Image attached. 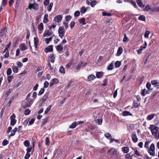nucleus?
I'll use <instances>...</instances> for the list:
<instances>
[{
	"mask_svg": "<svg viewBox=\"0 0 159 159\" xmlns=\"http://www.w3.org/2000/svg\"><path fill=\"white\" fill-rule=\"evenodd\" d=\"M25 100L26 101L25 102V104L23 106L24 109H25L27 107H30L34 102L33 99L31 98H29L28 99H25Z\"/></svg>",
	"mask_w": 159,
	"mask_h": 159,
	"instance_id": "obj_1",
	"label": "nucleus"
},
{
	"mask_svg": "<svg viewBox=\"0 0 159 159\" xmlns=\"http://www.w3.org/2000/svg\"><path fill=\"white\" fill-rule=\"evenodd\" d=\"M65 30L63 27L60 26L58 30V33L59 36L62 39L64 35Z\"/></svg>",
	"mask_w": 159,
	"mask_h": 159,
	"instance_id": "obj_2",
	"label": "nucleus"
},
{
	"mask_svg": "<svg viewBox=\"0 0 159 159\" xmlns=\"http://www.w3.org/2000/svg\"><path fill=\"white\" fill-rule=\"evenodd\" d=\"M39 7V5L38 3L36 2H34L33 4H31L30 3H29L28 5V8L30 9H33L35 10H37Z\"/></svg>",
	"mask_w": 159,
	"mask_h": 159,
	"instance_id": "obj_3",
	"label": "nucleus"
},
{
	"mask_svg": "<svg viewBox=\"0 0 159 159\" xmlns=\"http://www.w3.org/2000/svg\"><path fill=\"white\" fill-rule=\"evenodd\" d=\"M15 115L14 114H13L10 116V125H11L13 126L16 123V120L15 119Z\"/></svg>",
	"mask_w": 159,
	"mask_h": 159,
	"instance_id": "obj_4",
	"label": "nucleus"
},
{
	"mask_svg": "<svg viewBox=\"0 0 159 159\" xmlns=\"http://www.w3.org/2000/svg\"><path fill=\"white\" fill-rule=\"evenodd\" d=\"M7 30L6 28L2 29L0 31V38L5 36L6 34Z\"/></svg>",
	"mask_w": 159,
	"mask_h": 159,
	"instance_id": "obj_5",
	"label": "nucleus"
},
{
	"mask_svg": "<svg viewBox=\"0 0 159 159\" xmlns=\"http://www.w3.org/2000/svg\"><path fill=\"white\" fill-rule=\"evenodd\" d=\"M53 46L52 45H49L47 46L44 49V51L47 53L49 52H52L53 51Z\"/></svg>",
	"mask_w": 159,
	"mask_h": 159,
	"instance_id": "obj_6",
	"label": "nucleus"
},
{
	"mask_svg": "<svg viewBox=\"0 0 159 159\" xmlns=\"http://www.w3.org/2000/svg\"><path fill=\"white\" fill-rule=\"evenodd\" d=\"M59 82L58 80L56 78L52 79L50 82L49 86L51 87L54 84H56Z\"/></svg>",
	"mask_w": 159,
	"mask_h": 159,
	"instance_id": "obj_7",
	"label": "nucleus"
},
{
	"mask_svg": "<svg viewBox=\"0 0 159 159\" xmlns=\"http://www.w3.org/2000/svg\"><path fill=\"white\" fill-rule=\"evenodd\" d=\"M152 85H154L157 89L159 88V82L156 80H152L151 82Z\"/></svg>",
	"mask_w": 159,
	"mask_h": 159,
	"instance_id": "obj_8",
	"label": "nucleus"
},
{
	"mask_svg": "<svg viewBox=\"0 0 159 159\" xmlns=\"http://www.w3.org/2000/svg\"><path fill=\"white\" fill-rule=\"evenodd\" d=\"M62 19V17L60 15H57L55 17L54 19V20L55 22H59L61 21Z\"/></svg>",
	"mask_w": 159,
	"mask_h": 159,
	"instance_id": "obj_9",
	"label": "nucleus"
},
{
	"mask_svg": "<svg viewBox=\"0 0 159 159\" xmlns=\"http://www.w3.org/2000/svg\"><path fill=\"white\" fill-rule=\"evenodd\" d=\"M55 57L54 55L53 54H51L48 57V59L52 63H53L55 61Z\"/></svg>",
	"mask_w": 159,
	"mask_h": 159,
	"instance_id": "obj_10",
	"label": "nucleus"
},
{
	"mask_svg": "<svg viewBox=\"0 0 159 159\" xmlns=\"http://www.w3.org/2000/svg\"><path fill=\"white\" fill-rule=\"evenodd\" d=\"M158 130V128L157 127L155 126L153 128V129L151 131L152 134L155 136L157 135V133Z\"/></svg>",
	"mask_w": 159,
	"mask_h": 159,
	"instance_id": "obj_11",
	"label": "nucleus"
},
{
	"mask_svg": "<svg viewBox=\"0 0 159 159\" xmlns=\"http://www.w3.org/2000/svg\"><path fill=\"white\" fill-rule=\"evenodd\" d=\"M51 35V32L49 31V30L47 29L44 31L43 36V37H48Z\"/></svg>",
	"mask_w": 159,
	"mask_h": 159,
	"instance_id": "obj_12",
	"label": "nucleus"
},
{
	"mask_svg": "<svg viewBox=\"0 0 159 159\" xmlns=\"http://www.w3.org/2000/svg\"><path fill=\"white\" fill-rule=\"evenodd\" d=\"M125 2H129L134 6L135 8H137V6L136 2L133 1V0H124Z\"/></svg>",
	"mask_w": 159,
	"mask_h": 159,
	"instance_id": "obj_13",
	"label": "nucleus"
},
{
	"mask_svg": "<svg viewBox=\"0 0 159 159\" xmlns=\"http://www.w3.org/2000/svg\"><path fill=\"white\" fill-rule=\"evenodd\" d=\"M123 50L122 48L121 47H119L118 49L116 55L118 56H120L123 52Z\"/></svg>",
	"mask_w": 159,
	"mask_h": 159,
	"instance_id": "obj_14",
	"label": "nucleus"
},
{
	"mask_svg": "<svg viewBox=\"0 0 159 159\" xmlns=\"http://www.w3.org/2000/svg\"><path fill=\"white\" fill-rule=\"evenodd\" d=\"M96 77L98 78L102 77L103 75V73L102 72H96Z\"/></svg>",
	"mask_w": 159,
	"mask_h": 159,
	"instance_id": "obj_15",
	"label": "nucleus"
},
{
	"mask_svg": "<svg viewBox=\"0 0 159 159\" xmlns=\"http://www.w3.org/2000/svg\"><path fill=\"white\" fill-rule=\"evenodd\" d=\"M147 43L146 42H144V44L142 45L140 47V54L142 52V51L145 49L147 47Z\"/></svg>",
	"mask_w": 159,
	"mask_h": 159,
	"instance_id": "obj_16",
	"label": "nucleus"
},
{
	"mask_svg": "<svg viewBox=\"0 0 159 159\" xmlns=\"http://www.w3.org/2000/svg\"><path fill=\"white\" fill-rule=\"evenodd\" d=\"M132 139L133 141L134 142H136L138 140V139L135 134H132Z\"/></svg>",
	"mask_w": 159,
	"mask_h": 159,
	"instance_id": "obj_17",
	"label": "nucleus"
},
{
	"mask_svg": "<svg viewBox=\"0 0 159 159\" xmlns=\"http://www.w3.org/2000/svg\"><path fill=\"white\" fill-rule=\"evenodd\" d=\"M156 115L154 114H152L148 115L147 117V119L148 120H152L155 116Z\"/></svg>",
	"mask_w": 159,
	"mask_h": 159,
	"instance_id": "obj_18",
	"label": "nucleus"
},
{
	"mask_svg": "<svg viewBox=\"0 0 159 159\" xmlns=\"http://www.w3.org/2000/svg\"><path fill=\"white\" fill-rule=\"evenodd\" d=\"M48 95L49 93H46L42 99V101L45 102L48 98Z\"/></svg>",
	"mask_w": 159,
	"mask_h": 159,
	"instance_id": "obj_19",
	"label": "nucleus"
},
{
	"mask_svg": "<svg viewBox=\"0 0 159 159\" xmlns=\"http://www.w3.org/2000/svg\"><path fill=\"white\" fill-rule=\"evenodd\" d=\"M20 50L22 51H24L27 48L24 43L21 44L20 46Z\"/></svg>",
	"mask_w": 159,
	"mask_h": 159,
	"instance_id": "obj_20",
	"label": "nucleus"
},
{
	"mask_svg": "<svg viewBox=\"0 0 159 159\" xmlns=\"http://www.w3.org/2000/svg\"><path fill=\"white\" fill-rule=\"evenodd\" d=\"M80 10L81 13L83 14L86 12L87 9L85 8L84 6H83L80 9Z\"/></svg>",
	"mask_w": 159,
	"mask_h": 159,
	"instance_id": "obj_21",
	"label": "nucleus"
},
{
	"mask_svg": "<svg viewBox=\"0 0 159 159\" xmlns=\"http://www.w3.org/2000/svg\"><path fill=\"white\" fill-rule=\"evenodd\" d=\"M96 78V77L93 75H91L88 76L87 79L89 81H91Z\"/></svg>",
	"mask_w": 159,
	"mask_h": 159,
	"instance_id": "obj_22",
	"label": "nucleus"
},
{
	"mask_svg": "<svg viewBox=\"0 0 159 159\" xmlns=\"http://www.w3.org/2000/svg\"><path fill=\"white\" fill-rule=\"evenodd\" d=\"M56 49L58 51L61 52L63 49V46L60 45H58L57 46Z\"/></svg>",
	"mask_w": 159,
	"mask_h": 159,
	"instance_id": "obj_23",
	"label": "nucleus"
},
{
	"mask_svg": "<svg viewBox=\"0 0 159 159\" xmlns=\"http://www.w3.org/2000/svg\"><path fill=\"white\" fill-rule=\"evenodd\" d=\"M48 16L47 14H45L44 17V19L43 20V22L45 23H46L48 22Z\"/></svg>",
	"mask_w": 159,
	"mask_h": 159,
	"instance_id": "obj_24",
	"label": "nucleus"
},
{
	"mask_svg": "<svg viewBox=\"0 0 159 159\" xmlns=\"http://www.w3.org/2000/svg\"><path fill=\"white\" fill-rule=\"evenodd\" d=\"M104 136L108 139H110L112 137L111 135L109 133H105Z\"/></svg>",
	"mask_w": 159,
	"mask_h": 159,
	"instance_id": "obj_25",
	"label": "nucleus"
},
{
	"mask_svg": "<svg viewBox=\"0 0 159 159\" xmlns=\"http://www.w3.org/2000/svg\"><path fill=\"white\" fill-rule=\"evenodd\" d=\"M113 68V63L112 62L111 63V64L108 66L107 68V70H111Z\"/></svg>",
	"mask_w": 159,
	"mask_h": 159,
	"instance_id": "obj_26",
	"label": "nucleus"
},
{
	"mask_svg": "<svg viewBox=\"0 0 159 159\" xmlns=\"http://www.w3.org/2000/svg\"><path fill=\"white\" fill-rule=\"evenodd\" d=\"M79 21L80 23L83 25L86 24L85 22V19L84 18H82L80 19H79Z\"/></svg>",
	"mask_w": 159,
	"mask_h": 159,
	"instance_id": "obj_27",
	"label": "nucleus"
},
{
	"mask_svg": "<svg viewBox=\"0 0 159 159\" xmlns=\"http://www.w3.org/2000/svg\"><path fill=\"white\" fill-rule=\"evenodd\" d=\"M122 114L123 116H126L129 115H132V114L131 113L129 112L126 111H124L122 113Z\"/></svg>",
	"mask_w": 159,
	"mask_h": 159,
	"instance_id": "obj_28",
	"label": "nucleus"
},
{
	"mask_svg": "<svg viewBox=\"0 0 159 159\" xmlns=\"http://www.w3.org/2000/svg\"><path fill=\"white\" fill-rule=\"evenodd\" d=\"M159 11V7L152 8L151 9V11L152 12H158Z\"/></svg>",
	"mask_w": 159,
	"mask_h": 159,
	"instance_id": "obj_29",
	"label": "nucleus"
},
{
	"mask_svg": "<svg viewBox=\"0 0 159 159\" xmlns=\"http://www.w3.org/2000/svg\"><path fill=\"white\" fill-rule=\"evenodd\" d=\"M82 64V63L81 62H80L78 64L77 66H76V71H75V72H77L80 69L81 67H82L81 64Z\"/></svg>",
	"mask_w": 159,
	"mask_h": 159,
	"instance_id": "obj_30",
	"label": "nucleus"
},
{
	"mask_svg": "<svg viewBox=\"0 0 159 159\" xmlns=\"http://www.w3.org/2000/svg\"><path fill=\"white\" fill-rule=\"evenodd\" d=\"M121 61H117L115 63V66L116 68H118L121 65Z\"/></svg>",
	"mask_w": 159,
	"mask_h": 159,
	"instance_id": "obj_31",
	"label": "nucleus"
},
{
	"mask_svg": "<svg viewBox=\"0 0 159 159\" xmlns=\"http://www.w3.org/2000/svg\"><path fill=\"white\" fill-rule=\"evenodd\" d=\"M122 149L125 153H127L129 151V148L128 147H124L122 148Z\"/></svg>",
	"mask_w": 159,
	"mask_h": 159,
	"instance_id": "obj_32",
	"label": "nucleus"
},
{
	"mask_svg": "<svg viewBox=\"0 0 159 159\" xmlns=\"http://www.w3.org/2000/svg\"><path fill=\"white\" fill-rule=\"evenodd\" d=\"M148 93V91L145 89H144L141 91V93L143 96H144Z\"/></svg>",
	"mask_w": 159,
	"mask_h": 159,
	"instance_id": "obj_33",
	"label": "nucleus"
},
{
	"mask_svg": "<svg viewBox=\"0 0 159 159\" xmlns=\"http://www.w3.org/2000/svg\"><path fill=\"white\" fill-rule=\"evenodd\" d=\"M24 145L26 147H29L30 145V143L29 140H26L24 142Z\"/></svg>",
	"mask_w": 159,
	"mask_h": 159,
	"instance_id": "obj_34",
	"label": "nucleus"
},
{
	"mask_svg": "<svg viewBox=\"0 0 159 159\" xmlns=\"http://www.w3.org/2000/svg\"><path fill=\"white\" fill-rule=\"evenodd\" d=\"M76 122H74L71 125H70L69 128L71 129L74 128L76 127Z\"/></svg>",
	"mask_w": 159,
	"mask_h": 159,
	"instance_id": "obj_35",
	"label": "nucleus"
},
{
	"mask_svg": "<svg viewBox=\"0 0 159 159\" xmlns=\"http://www.w3.org/2000/svg\"><path fill=\"white\" fill-rule=\"evenodd\" d=\"M52 37H50L49 38H46L45 39V41L47 44L49 43V42L52 39Z\"/></svg>",
	"mask_w": 159,
	"mask_h": 159,
	"instance_id": "obj_36",
	"label": "nucleus"
},
{
	"mask_svg": "<svg viewBox=\"0 0 159 159\" xmlns=\"http://www.w3.org/2000/svg\"><path fill=\"white\" fill-rule=\"evenodd\" d=\"M53 5V3L52 2L50 3L48 6L47 7V9L48 11H50L52 9V6Z\"/></svg>",
	"mask_w": 159,
	"mask_h": 159,
	"instance_id": "obj_37",
	"label": "nucleus"
},
{
	"mask_svg": "<svg viewBox=\"0 0 159 159\" xmlns=\"http://www.w3.org/2000/svg\"><path fill=\"white\" fill-rule=\"evenodd\" d=\"M17 130V128H15L14 129H13L11 131V133L10 135V136H14L16 133V132Z\"/></svg>",
	"mask_w": 159,
	"mask_h": 159,
	"instance_id": "obj_38",
	"label": "nucleus"
},
{
	"mask_svg": "<svg viewBox=\"0 0 159 159\" xmlns=\"http://www.w3.org/2000/svg\"><path fill=\"white\" fill-rule=\"evenodd\" d=\"M43 24L42 23H41L38 26V29L39 30H42L43 29Z\"/></svg>",
	"mask_w": 159,
	"mask_h": 159,
	"instance_id": "obj_39",
	"label": "nucleus"
},
{
	"mask_svg": "<svg viewBox=\"0 0 159 159\" xmlns=\"http://www.w3.org/2000/svg\"><path fill=\"white\" fill-rule=\"evenodd\" d=\"M97 3V2L96 0H94L91 2H90V5L92 7H94V6Z\"/></svg>",
	"mask_w": 159,
	"mask_h": 159,
	"instance_id": "obj_40",
	"label": "nucleus"
},
{
	"mask_svg": "<svg viewBox=\"0 0 159 159\" xmlns=\"http://www.w3.org/2000/svg\"><path fill=\"white\" fill-rule=\"evenodd\" d=\"M12 70L13 72L15 73H17L18 70V67H16L15 66H13L12 67Z\"/></svg>",
	"mask_w": 159,
	"mask_h": 159,
	"instance_id": "obj_41",
	"label": "nucleus"
},
{
	"mask_svg": "<svg viewBox=\"0 0 159 159\" xmlns=\"http://www.w3.org/2000/svg\"><path fill=\"white\" fill-rule=\"evenodd\" d=\"M51 107L52 105H50L46 108V110H45L44 112V114H46L47 113H48V112L51 109Z\"/></svg>",
	"mask_w": 159,
	"mask_h": 159,
	"instance_id": "obj_42",
	"label": "nucleus"
},
{
	"mask_svg": "<svg viewBox=\"0 0 159 159\" xmlns=\"http://www.w3.org/2000/svg\"><path fill=\"white\" fill-rule=\"evenodd\" d=\"M59 70L60 73H65V70L64 68L62 66L60 67Z\"/></svg>",
	"mask_w": 159,
	"mask_h": 159,
	"instance_id": "obj_43",
	"label": "nucleus"
},
{
	"mask_svg": "<svg viewBox=\"0 0 159 159\" xmlns=\"http://www.w3.org/2000/svg\"><path fill=\"white\" fill-rule=\"evenodd\" d=\"M140 20H142V21H144L145 22L146 21V17L145 16L143 15H141L140 16Z\"/></svg>",
	"mask_w": 159,
	"mask_h": 159,
	"instance_id": "obj_44",
	"label": "nucleus"
},
{
	"mask_svg": "<svg viewBox=\"0 0 159 159\" xmlns=\"http://www.w3.org/2000/svg\"><path fill=\"white\" fill-rule=\"evenodd\" d=\"M14 77L13 75L9 76L7 77V80L8 83H10L12 79H13Z\"/></svg>",
	"mask_w": 159,
	"mask_h": 159,
	"instance_id": "obj_45",
	"label": "nucleus"
},
{
	"mask_svg": "<svg viewBox=\"0 0 159 159\" xmlns=\"http://www.w3.org/2000/svg\"><path fill=\"white\" fill-rule=\"evenodd\" d=\"M44 91V88H41V90L39 92L38 95L39 96L41 95L43 93Z\"/></svg>",
	"mask_w": 159,
	"mask_h": 159,
	"instance_id": "obj_46",
	"label": "nucleus"
},
{
	"mask_svg": "<svg viewBox=\"0 0 159 159\" xmlns=\"http://www.w3.org/2000/svg\"><path fill=\"white\" fill-rule=\"evenodd\" d=\"M150 34V31H147L144 34V36L145 38H148L149 37V35Z\"/></svg>",
	"mask_w": 159,
	"mask_h": 159,
	"instance_id": "obj_47",
	"label": "nucleus"
},
{
	"mask_svg": "<svg viewBox=\"0 0 159 159\" xmlns=\"http://www.w3.org/2000/svg\"><path fill=\"white\" fill-rule=\"evenodd\" d=\"M12 91V89H9L6 92V97H7L10 95V93H11V92Z\"/></svg>",
	"mask_w": 159,
	"mask_h": 159,
	"instance_id": "obj_48",
	"label": "nucleus"
},
{
	"mask_svg": "<svg viewBox=\"0 0 159 159\" xmlns=\"http://www.w3.org/2000/svg\"><path fill=\"white\" fill-rule=\"evenodd\" d=\"M30 112V110L29 109H26L25 110L24 114L25 115H29Z\"/></svg>",
	"mask_w": 159,
	"mask_h": 159,
	"instance_id": "obj_49",
	"label": "nucleus"
},
{
	"mask_svg": "<svg viewBox=\"0 0 159 159\" xmlns=\"http://www.w3.org/2000/svg\"><path fill=\"white\" fill-rule=\"evenodd\" d=\"M9 143L8 141L7 140L4 139V140L2 142V145L3 146H6Z\"/></svg>",
	"mask_w": 159,
	"mask_h": 159,
	"instance_id": "obj_50",
	"label": "nucleus"
},
{
	"mask_svg": "<svg viewBox=\"0 0 159 159\" xmlns=\"http://www.w3.org/2000/svg\"><path fill=\"white\" fill-rule=\"evenodd\" d=\"M12 72V71L11 68H9L7 69V74L8 75H11Z\"/></svg>",
	"mask_w": 159,
	"mask_h": 159,
	"instance_id": "obj_51",
	"label": "nucleus"
},
{
	"mask_svg": "<svg viewBox=\"0 0 159 159\" xmlns=\"http://www.w3.org/2000/svg\"><path fill=\"white\" fill-rule=\"evenodd\" d=\"M151 8L148 5H147L143 9V10L144 11H148L149 10L151 11Z\"/></svg>",
	"mask_w": 159,
	"mask_h": 159,
	"instance_id": "obj_52",
	"label": "nucleus"
},
{
	"mask_svg": "<svg viewBox=\"0 0 159 159\" xmlns=\"http://www.w3.org/2000/svg\"><path fill=\"white\" fill-rule=\"evenodd\" d=\"M80 15V12L79 11H76L74 14V16L75 17H77L78 16Z\"/></svg>",
	"mask_w": 159,
	"mask_h": 159,
	"instance_id": "obj_53",
	"label": "nucleus"
},
{
	"mask_svg": "<svg viewBox=\"0 0 159 159\" xmlns=\"http://www.w3.org/2000/svg\"><path fill=\"white\" fill-rule=\"evenodd\" d=\"M39 43V39L37 37L34 38V43Z\"/></svg>",
	"mask_w": 159,
	"mask_h": 159,
	"instance_id": "obj_54",
	"label": "nucleus"
},
{
	"mask_svg": "<svg viewBox=\"0 0 159 159\" xmlns=\"http://www.w3.org/2000/svg\"><path fill=\"white\" fill-rule=\"evenodd\" d=\"M102 15L103 16H111V14L110 13H107L105 12H102Z\"/></svg>",
	"mask_w": 159,
	"mask_h": 159,
	"instance_id": "obj_55",
	"label": "nucleus"
},
{
	"mask_svg": "<svg viewBox=\"0 0 159 159\" xmlns=\"http://www.w3.org/2000/svg\"><path fill=\"white\" fill-rule=\"evenodd\" d=\"M155 150H148V152L150 155L153 156L155 154Z\"/></svg>",
	"mask_w": 159,
	"mask_h": 159,
	"instance_id": "obj_56",
	"label": "nucleus"
},
{
	"mask_svg": "<svg viewBox=\"0 0 159 159\" xmlns=\"http://www.w3.org/2000/svg\"><path fill=\"white\" fill-rule=\"evenodd\" d=\"M48 120V119L47 118H46L45 119L43 120V121L42 122V124H41L42 126H43V125H44L47 122Z\"/></svg>",
	"mask_w": 159,
	"mask_h": 159,
	"instance_id": "obj_57",
	"label": "nucleus"
},
{
	"mask_svg": "<svg viewBox=\"0 0 159 159\" xmlns=\"http://www.w3.org/2000/svg\"><path fill=\"white\" fill-rule=\"evenodd\" d=\"M50 141L49 138L48 137H47L45 139V144L46 145H48Z\"/></svg>",
	"mask_w": 159,
	"mask_h": 159,
	"instance_id": "obj_58",
	"label": "nucleus"
},
{
	"mask_svg": "<svg viewBox=\"0 0 159 159\" xmlns=\"http://www.w3.org/2000/svg\"><path fill=\"white\" fill-rule=\"evenodd\" d=\"M97 123L98 125H100L102 124V119H98L97 120Z\"/></svg>",
	"mask_w": 159,
	"mask_h": 159,
	"instance_id": "obj_59",
	"label": "nucleus"
},
{
	"mask_svg": "<svg viewBox=\"0 0 159 159\" xmlns=\"http://www.w3.org/2000/svg\"><path fill=\"white\" fill-rule=\"evenodd\" d=\"M148 150H155V145L153 143L151 144L150 148Z\"/></svg>",
	"mask_w": 159,
	"mask_h": 159,
	"instance_id": "obj_60",
	"label": "nucleus"
},
{
	"mask_svg": "<svg viewBox=\"0 0 159 159\" xmlns=\"http://www.w3.org/2000/svg\"><path fill=\"white\" fill-rule=\"evenodd\" d=\"M138 104L135 100L134 101L132 106L134 107H138Z\"/></svg>",
	"mask_w": 159,
	"mask_h": 159,
	"instance_id": "obj_61",
	"label": "nucleus"
},
{
	"mask_svg": "<svg viewBox=\"0 0 159 159\" xmlns=\"http://www.w3.org/2000/svg\"><path fill=\"white\" fill-rule=\"evenodd\" d=\"M75 25V22L73 21H71L70 24V27L71 29H72Z\"/></svg>",
	"mask_w": 159,
	"mask_h": 159,
	"instance_id": "obj_62",
	"label": "nucleus"
},
{
	"mask_svg": "<svg viewBox=\"0 0 159 159\" xmlns=\"http://www.w3.org/2000/svg\"><path fill=\"white\" fill-rule=\"evenodd\" d=\"M44 88H47L49 85V83L47 81H45L44 83Z\"/></svg>",
	"mask_w": 159,
	"mask_h": 159,
	"instance_id": "obj_63",
	"label": "nucleus"
},
{
	"mask_svg": "<svg viewBox=\"0 0 159 159\" xmlns=\"http://www.w3.org/2000/svg\"><path fill=\"white\" fill-rule=\"evenodd\" d=\"M50 0H45L43 2V4L44 6H47L48 5Z\"/></svg>",
	"mask_w": 159,
	"mask_h": 159,
	"instance_id": "obj_64",
	"label": "nucleus"
}]
</instances>
